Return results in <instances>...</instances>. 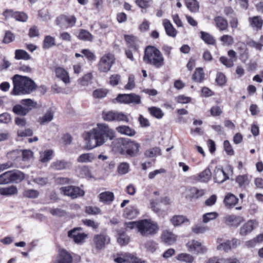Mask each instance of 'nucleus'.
<instances>
[{"mask_svg": "<svg viewBox=\"0 0 263 263\" xmlns=\"http://www.w3.org/2000/svg\"><path fill=\"white\" fill-rule=\"evenodd\" d=\"M21 104L28 109V112L32 109L35 108L37 105L36 102H34L31 99H23L21 101Z\"/></svg>", "mask_w": 263, "mask_h": 263, "instance_id": "8fccbe9b", "label": "nucleus"}, {"mask_svg": "<svg viewBox=\"0 0 263 263\" xmlns=\"http://www.w3.org/2000/svg\"><path fill=\"white\" fill-rule=\"evenodd\" d=\"M13 89L11 95L14 96L30 94L37 87L35 82L30 78L19 74H15L12 78Z\"/></svg>", "mask_w": 263, "mask_h": 263, "instance_id": "f03ea898", "label": "nucleus"}, {"mask_svg": "<svg viewBox=\"0 0 263 263\" xmlns=\"http://www.w3.org/2000/svg\"><path fill=\"white\" fill-rule=\"evenodd\" d=\"M115 61L114 55L111 53L103 55L98 64V70L101 72H107L111 69Z\"/></svg>", "mask_w": 263, "mask_h": 263, "instance_id": "0eeeda50", "label": "nucleus"}, {"mask_svg": "<svg viewBox=\"0 0 263 263\" xmlns=\"http://www.w3.org/2000/svg\"><path fill=\"white\" fill-rule=\"evenodd\" d=\"M78 37L81 40L90 42H92L93 39L92 35L89 32L84 29L80 30Z\"/></svg>", "mask_w": 263, "mask_h": 263, "instance_id": "79ce46f5", "label": "nucleus"}, {"mask_svg": "<svg viewBox=\"0 0 263 263\" xmlns=\"http://www.w3.org/2000/svg\"><path fill=\"white\" fill-rule=\"evenodd\" d=\"M148 110L151 116L158 119H162L164 116V112L160 108L153 106L149 107Z\"/></svg>", "mask_w": 263, "mask_h": 263, "instance_id": "4c0bfd02", "label": "nucleus"}, {"mask_svg": "<svg viewBox=\"0 0 263 263\" xmlns=\"http://www.w3.org/2000/svg\"><path fill=\"white\" fill-rule=\"evenodd\" d=\"M102 118L104 121L111 122L123 121L128 122L129 120L127 116L122 112L115 110L104 111L102 112Z\"/></svg>", "mask_w": 263, "mask_h": 263, "instance_id": "423d86ee", "label": "nucleus"}, {"mask_svg": "<svg viewBox=\"0 0 263 263\" xmlns=\"http://www.w3.org/2000/svg\"><path fill=\"white\" fill-rule=\"evenodd\" d=\"M115 137V132L107 124L98 123L96 127L84 135L86 148L92 149L103 144L108 139L112 140Z\"/></svg>", "mask_w": 263, "mask_h": 263, "instance_id": "f257e3e1", "label": "nucleus"}, {"mask_svg": "<svg viewBox=\"0 0 263 263\" xmlns=\"http://www.w3.org/2000/svg\"><path fill=\"white\" fill-rule=\"evenodd\" d=\"M126 229H136L140 234L143 237L153 236L157 233L158 227L156 223L151 219H142L135 221L125 223Z\"/></svg>", "mask_w": 263, "mask_h": 263, "instance_id": "7ed1b4c3", "label": "nucleus"}, {"mask_svg": "<svg viewBox=\"0 0 263 263\" xmlns=\"http://www.w3.org/2000/svg\"><path fill=\"white\" fill-rule=\"evenodd\" d=\"M204 78L203 70L201 68H198L195 71L193 75V79L197 82H201Z\"/></svg>", "mask_w": 263, "mask_h": 263, "instance_id": "c03bdc74", "label": "nucleus"}, {"mask_svg": "<svg viewBox=\"0 0 263 263\" xmlns=\"http://www.w3.org/2000/svg\"><path fill=\"white\" fill-rule=\"evenodd\" d=\"M218 216V214L215 212L205 213L202 216L203 222L208 223L210 221L216 219Z\"/></svg>", "mask_w": 263, "mask_h": 263, "instance_id": "864d4df0", "label": "nucleus"}, {"mask_svg": "<svg viewBox=\"0 0 263 263\" xmlns=\"http://www.w3.org/2000/svg\"><path fill=\"white\" fill-rule=\"evenodd\" d=\"M212 173L209 168H206L195 176L196 180L202 182H208L211 178Z\"/></svg>", "mask_w": 263, "mask_h": 263, "instance_id": "393cba45", "label": "nucleus"}, {"mask_svg": "<svg viewBox=\"0 0 263 263\" xmlns=\"http://www.w3.org/2000/svg\"><path fill=\"white\" fill-rule=\"evenodd\" d=\"M204 193L205 192L204 190L192 187L187 190V197L191 199H197L203 196Z\"/></svg>", "mask_w": 263, "mask_h": 263, "instance_id": "aec40b11", "label": "nucleus"}, {"mask_svg": "<svg viewBox=\"0 0 263 263\" xmlns=\"http://www.w3.org/2000/svg\"><path fill=\"white\" fill-rule=\"evenodd\" d=\"M171 221L174 226H179L184 222H189V220L184 216L175 215L172 218Z\"/></svg>", "mask_w": 263, "mask_h": 263, "instance_id": "58836bf2", "label": "nucleus"}, {"mask_svg": "<svg viewBox=\"0 0 263 263\" xmlns=\"http://www.w3.org/2000/svg\"><path fill=\"white\" fill-rule=\"evenodd\" d=\"M25 178V174L18 170L7 171L0 175V185L9 183H18Z\"/></svg>", "mask_w": 263, "mask_h": 263, "instance_id": "39448f33", "label": "nucleus"}, {"mask_svg": "<svg viewBox=\"0 0 263 263\" xmlns=\"http://www.w3.org/2000/svg\"><path fill=\"white\" fill-rule=\"evenodd\" d=\"M126 139L117 138L112 142V148L121 155H125V143Z\"/></svg>", "mask_w": 263, "mask_h": 263, "instance_id": "dca6fc26", "label": "nucleus"}, {"mask_svg": "<svg viewBox=\"0 0 263 263\" xmlns=\"http://www.w3.org/2000/svg\"><path fill=\"white\" fill-rule=\"evenodd\" d=\"M69 164L64 160H57L51 164L50 167L55 170H62L67 168Z\"/></svg>", "mask_w": 263, "mask_h": 263, "instance_id": "e433bc0d", "label": "nucleus"}, {"mask_svg": "<svg viewBox=\"0 0 263 263\" xmlns=\"http://www.w3.org/2000/svg\"><path fill=\"white\" fill-rule=\"evenodd\" d=\"M220 41L222 43L223 45L230 46L234 43L233 37L229 35H223L220 38Z\"/></svg>", "mask_w": 263, "mask_h": 263, "instance_id": "bf43d9fd", "label": "nucleus"}, {"mask_svg": "<svg viewBox=\"0 0 263 263\" xmlns=\"http://www.w3.org/2000/svg\"><path fill=\"white\" fill-rule=\"evenodd\" d=\"M162 238L164 242L168 245L173 244L176 241V236L168 231H165L163 233Z\"/></svg>", "mask_w": 263, "mask_h": 263, "instance_id": "7c9ffc66", "label": "nucleus"}, {"mask_svg": "<svg viewBox=\"0 0 263 263\" xmlns=\"http://www.w3.org/2000/svg\"><path fill=\"white\" fill-rule=\"evenodd\" d=\"M85 212L89 215H97L101 214V211L98 207L88 206L85 208Z\"/></svg>", "mask_w": 263, "mask_h": 263, "instance_id": "052dcab7", "label": "nucleus"}, {"mask_svg": "<svg viewBox=\"0 0 263 263\" xmlns=\"http://www.w3.org/2000/svg\"><path fill=\"white\" fill-rule=\"evenodd\" d=\"M77 21L74 16H66L62 15L56 19V24L62 28H68L73 26Z\"/></svg>", "mask_w": 263, "mask_h": 263, "instance_id": "9d476101", "label": "nucleus"}, {"mask_svg": "<svg viewBox=\"0 0 263 263\" xmlns=\"http://www.w3.org/2000/svg\"><path fill=\"white\" fill-rule=\"evenodd\" d=\"M139 214L138 210L134 206H129L125 209L124 216L127 219L135 218Z\"/></svg>", "mask_w": 263, "mask_h": 263, "instance_id": "c85d7f7f", "label": "nucleus"}, {"mask_svg": "<svg viewBox=\"0 0 263 263\" xmlns=\"http://www.w3.org/2000/svg\"><path fill=\"white\" fill-rule=\"evenodd\" d=\"M250 26L256 30H260L262 27L263 20L260 16H256L249 18Z\"/></svg>", "mask_w": 263, "mask_h": 263, "instance_id": "bb28decb", "label": "nucleus"}, {"mask_svg": "<svg viewBox=\"0 0 263 263\" xmlns=\"http://www.w3.org/2000/svg\"><path fill=\"white\" fill-rule=\"evenodd\" d=\"M68 236L77 244L83 243L88 237V235L83 232L81 227H77L68 232Z\"/></svg>", "mask_w": 263, "mask_h": 263, "instance_id": "6e6552de", "label": "nucleus"}, {"mask_svg": "<svg viewBox=\"0 0 263 263\" xmlns=\"http://www.w3.org/2000/svg\"><path fill=\"white\" fill-rule=\"evenodd\" d=\"M50 213L53 216H57L59 217H63L66 215L65 211L59 208L51 209L50 210Z\"/></svg>", "mask_w": 263, "mask_h": 263, "instance_id": "69168bd1", "label": "nucleus"}, {"mask_svg": "<svg viewBox=\"0 0 263 263\" xmlns=\"http://www.w3.org/2000/svg\"><path fill=\"white\" fill-rule=\"evenodd\" d=\"M163 25L167 35L173 37L176 36L177 31L168 20H163Z\"/></svg>", "mask_w": 263, "mask_h": 263, "instance_id": "412c9836", "label": "nucleus"}, {"mask_svg": "<svg viewBox=\"0 0 263 263\" xmlns=\"http://www.w3.org/2000/svg\"><path fill=\"white\" fill-rule=\"evenodd\" d=\"M255 221L250 220L245 223L240 229L239 234L241 236H246L251 233L255 228Z\"/></svg>", "mask_w": 263, "mask_h": 263, "instance_id": "a211bd4d", "label": "nucleus"}, {"mask_svg": "<svg viewBox=\"0 0 263 263\" xmlns=\"http://www.w3.org/2000/svg\"><path fill=\"white\" fill-rule=\"evenodd\" d=\"M38 15L43 21H48L51 18L50 11L47 9L43 8L40 10Z\"/></svg>", "mask_w": 263, "mask_h": 263, "instance_id": "13d9d810", "label": "nucleus"}, {"mask_svg": "<svg viewBox=\"0 0 263 263\" xmlns=\"http://www.w3.org/2000/svg\"><path fill=\"white\" fill-rule=\"evenodd\" d=\"M55 76L61 80L64 84H68L70 82V79L68 71L62 67H56L54 69Z\"/></svg>", "mask_w": 263, "mask_h": 263, "instance_id": "4468645a", "label": "nucleus"}, {"mask_svg": "<svg viewBox=\"0 0 263 263\" xmlns=\"http://www.w3.org/2000/svg\"><path fill=\"white\" fill-rule=\"evenodd\" d=\"M71 255L65 250L60 251L58 258L53 263H72Z\"/></svg>", "mask_w": 263, "mask_h": 263, "instance_id": "6ab92c4d", "label": "nucleus"}, {"mask_svg": "<svg viewBox=\"0 0 263 263\" xmlns=\"http://www.w3.org/2000/svg\"><path fill=\"white\" fill-rule=\"evenodd\" d=\"M53 115L51 111H48L44 115L40 117L39 122L41 124H45L53 119Z\"/></svg>", "mask_w": 263, "mask_h": 263, "instance_id": "3c124183", "label": "nucleus"}, {"mask_svg": "<svg viewBox=\"0 0 263 263\" xmlns=\"http://www.w3.org/2000/svg\"><path fill=\"white\" fill-rule=\"evenodd\" d=\"M221 241V239H218L217 242L219 243V245L217 246V249L219 251H223L224 252H228L230 250V243H229L228 240H227L225 242H220Z\"/></svg>", "mask_w": 263, "mask_h": 263, "instance_id": "603ef678", "label": "nucleus"}, {"mask_svg": "<svg viewBox=\"0 0 263 263\" xmlns=\"http://www.w3.org/2000/svg\"><path fill=\"white\" fill-rule=\"evenodd\" d=\"M93 74L91 72L87 73L78 80L79 85L81 87L88 86L92 83Z\"/></svg>", "mask_w": 263, "mask_h": 263, "instance_id": "cd10ccee", "label": "nucleus"}, {"mask_svg": "<svg viewBox=\"0 0 263 263\" xmlns=\"http://www.w3.org/2000/svg\"><path fill=\"white\" fill-rule=\"evenodd\" d=\"M96 158L95 155L92 153H86L80 155L77 158V161L81 163H88L93 162Z\"/></svg>", "mask_w": 263, "mask_h": 263, "instance_id": "4be33fe9", "label": "nucleus"}, {"mask_svg": "<svg viewBox=\"0 0 263 263\" xmlns=\"http://www.w3.org/2000/svg\"><path fill=\"white\" fill-rule=\"evenodd\" d=\"M39 195V192L34 189H25L23 192V197L28 198H36Z\"/></svg>", "mask_w": 263, "mask_h": 263, "instance_id": "37998d69", "label": "nucleus"}, {"mask_svg": "<svg viewBox=\"0 0 263 263\" xmlns=\"http://www.w3.org/2000/svg\"><path fill=\"white\" fill-rule=\"evenodd\" d=\"M135 76L130 74L128 77V82L125 85L124 88L126 90H132L135 87Z\"/></svg>", "mask_w": 263, "mask_h": 263, "instance_id": "680f3d73", "label": "nucleus"}, {"mask_svg": "<svg viewBox=\"0 0 263 263\" xmlns=\"http://www.w3.org/2000/svg\"><path fill=\"white\" fill-rule=\"evenodd\" d=\"M236 182L239 187H246L250 183L248 175L247 174L238 175L236 178Z\"/></svg>", "mask_w": 263, "mask_h": 263, "instance_id": "c9c22d12", "label": "nucleus"}, {"mask_svg": "<svg viewBox=\"0 0 263 263\" xmlns=\"http://www.w3.org/2000/svg\"><path fill=\"white\" fill-rule=\"evenodd\" d=\"M215 182L221 183L229 179L228 174L221 168L216 167L213 173Z\"/></svg>", "mask_w": 263, "mask_h": 263, "instance_id": "f3484780", "label": "nucleus"}, {"mask_svg": "<svg viewBox=\"0 0 263 263\" xmlns=\"http://www.w3.org/2000/svg\"><path fill=\"white\" fill-rule=\"evenodd\" d=\"M15 40V35L10 31H7L5 33L3 39V43L8 44L13 42Z\"/></svg>", "mask_w": 263, "mask_h": 263, "instance_id": "338daca9", "label": "nucleus"}, {"mask_svg": "<svg viewBox=\"0 0 263 263\" xmlns=\"http://www.w3.org/2000/svg\"><path fill=\"white\" fill-rule=\"evenodd\" d=\"M54 45H55L54 38L50 35L45 36L44 40L43 48H49Z\"/></svg>", "mask_w": 263, "mask_h": 263, "instance_id": "4d7b16f0", "label": "nucleus"}, {"mask_svg": "<svg viewBox=\"0 0 263 263\" xmlns=\"http://www.w3.org/2000/svg\"><path fill=\"white\" fill-rule=\"evenodd\" d=\"M60 191L64 195L73 199L83 196L85 194L84 191L80 187L72 185L62 187Z\"/></svg>", "mask_w": 263, "mask_h": 263, "instance_id": "1a4fd4ad", "label": "nucleus"}, {"mask_svg": "<svg viewBox=\"0 0 263 263\" xmlns=\"http://www.w3.org/2000/svg\"><path fill=\"white\" fill-rule=\"evenodd\" d=\"M81 53L87 59L88 61H95L96 56L94 53L88 49H83Z\"/></svg>", "mask_w": 263, "mask_h": 263, "instance_id": "774afa93", "label": "nucleus"}, {"mask_svg": "<svg viewBox=\"0 0 263 263\" xmlns=\"http://www.w3.org/2000/svg\"><path fill=\"white\" fill-rule=\"evenodd\" d=\"M176 259L179 261L186 263H192L194 261V257L187 253H181L176 256Z\"/></svg>", "mask_w": 263, "mask_h": 263, "instance_id": "de8ad7c7", "label": "nucleus"}, {"mask_svg": "<svg viewBox=\"0 0 263 263\" xmlns=\"http://www.w3.org/2000/svg\"><path fill=\"white\" fill-rule=\"evenodd\" d=\"M53 155V151L51 149H47L40 153V160L43 162L45 163L48 162L51 159Z\"/></svg>", "mask_w": 263, "mask_h": 263, "instance_id": "a19ab883", "label": "nucleus"}, {"mask_svg": "<svg viewBox=\"0 0 263 263\" xmlns=\"http://www.w3.org/2000/svg\"><path fill=\"white\" fill-rule=\"evenodd\" d=\"M214 22L216 27L220 30H226L228 27L227 21L221 16H217L214 18Z\"/></svg>", "mask_w": 263, "mask_h": 263, "instance_id": "473e14b6", "label": "nucleus"}, {"mask_svg": "<svg viewBox=\"0 0 263 263\" xmlns=\"http://www.w3.org/2000/svg\"><path fill=\"white\" fill-rule=\"evenodd\" d=\"M141 102V100L140 96L134 93L129 94V104H139Z\"/></svg>", "mask_w": 263, "mask_h": 263, "instance_id": "e2e57ef3", "label": "nucleus"}, {"mask_svg": "<svg viewBox=\"0 0 263 263\" xmlns=\"http://www.w3.org/2000/svg\"><path fill=\"white\" fill-rule=\"evenodd\" d=\"M115 196L111 192H104L99 194V199L101 202L110 204L114 200Z\"/></svg>", "mask_w": 263, "mask_h": 263, "instance_id": "5701e85b", "label": "nucleus"}, {"mask_svg": "<svg viewBox=\"0 0 263 263\" xmlns=\"http://www.w3.org/2000/svg\"><path fill=\"white\" fill-rule=\"evenodd\" d=\"M16 154L17 155H21L22 156V160L24 161L29 160L31 159L33 156V153L29 149H25V150H18L16 149L14 150V151L11 154Z\"/></svg>", "mask_w": 263, "mask_h": 263, "instance_id": "f704fd0d", "label": "nucleus"}, {"mask_svg": "<svg viewBox=\"0 0 263 263\" xmlns=\"http://www.w3.org/2000/svg\"><path fill=\"white\" fill-rule=\"evenodd\" d=\"M116 263H140V260L129 254H122L114 258Z\"/></svg>", "mask_w": 263, "mask_h": 263, "instance_id": "2eb2a0df", "label": "nucleus"}, {"mask_svg": "<svg viewBox=\"0 0 263 263\" xmlns=\"http://www.w3.org/2000/svg\"><path fill=\"white\" fill-rule=\"evenodd\" d=\"M93 243L98 250L103 249L110 242L109 237L105 233L95 235L93 237Z\"/></svg>", "mask_w": 263, "mask_h": 263, "instance_id": "9b49d317", "label": "nucleus"}, {"mask_svg": "<svg viewBox=\"0 0 263 263\" xmlns=\"http://www.w3.org/2000/svg\"><path fill=\"white\" fill-rule=\"evenodd\" d=\"M18 193L16 186L11 185L7 187H0V194L3 196H12Z\"/></svg>", "mask_w": 263, "mask_h": 263, "instance_id": "72a5a7b5", "label": "nucleus"}, {"mask_svg": "<svg viewBox=\"0 0 263 263\" xmlns=\"http://www.w3.org/2000/svg\"><path fill=\"white\" fill-rule=\"evenodd\" d=\"M15 58L16 59H23L28 60L30 59V55L25 50L22 49H17L15 51Z\"/></svg>", "mask_w": 263, "mask_h": 263, "instance_id": "49530a36", "label": "nucleus"}, {"mask_svg": "<svg viewBox=\"0 0 263 263\" xmlns=\"http://www.w3.org/2000/svg\"><path fill=\"white\" fill-rule=\"evenodd\" d=\"M143 61L156 68H160L164 65V59L159 50L154 46H147L144 51Z\"/></svg>", "mask_w": 263, "mask_h": 263, "instance_id": "20e7f679", "label": "nucleus"}, {"mask_svg": "<svg viewBox=\"0 0 263 263\" xmlns=\"http://www.w3.org/2000/svg\"><path fill=\"white\" fill-rule=\"evenodd\" d=\"M124 39L129 46L135 50L138 48L139 41L136 36L131 35H126Z\"/></svg>", "mask_w": 263, "mask_h": 263, "instance_id": "2f4dec72", "label": "nucleus"}, {"mask_svg": "<svg viewBox=\"0 0 263 263\" xmlns=\"http://www.w3.org/2000/svg\"><path fill=\"white\" fill-rule=\"evenodd\" d=\"M238 199L233 194H227L224 199V203L227 208H232L238 202Z\"/></svg>", "mask_w": 263, "mask_h": 263, "instance_id": "a878e982", "label": "nucleus"}, {"mask_svg": "<svg viewBox=\"0 0 263 263\" xmlns=\"http://www.w3.org/2000/svg\"><path fill=\"white\" fill-rule=\"evenodd\" d=\"M140 148L139 143L135 141L127 139L125 143V155L130 157L136 156L139 153Z\"/></svg>", "mask_w": 263, "mask_h": 263, "instance_id": "f8f14e48", "label": "nucleus"}, {"mask_svg": "<svg viewBox=\"0 0 263 263\" xmlns=\"http://www.w3.org/2000/svg\"><path fill=\"white\" fill-rule=\"evenodd\" d=\"M144 155L147 158H153L158 155H160L161 150L157 147L149 148L145 152Z\"/></svg>", "mask_w": 263, "mask_h": 263, "instance_id": "09e8293b", "label": "nucleus"}, {"mask_svg": "<svg viewBox=\"0 0 263 263\" xmlns=\"http://www.w3.org/2000/svg\"><path fill=\"white\" fill-rule=\"evenodd\" d=\"M185 4L191 12H197L199 11V5L197 0H185Z\"/></svg>", "mask_w": 263, "mask_h": 263, "instance_id": "ea45409f", "label": "nucleus"}, {"mask_svg": "<svg viewBox=\"0 0 263 263\" xmlns=\"http://www.w3.org/2000/svg\"><path fill=\"white\" fill-rule=\"evenodd\" d=\"M243 218L234 215H228L226 217V222L232 226L238 227L243 221Z\"/></svg>", "mask_w": 263, "mask_h": 263, "instance_id": "b1692460", "label": "nucleus"}, {"mask_svg": "<svg viewBox=\"0 0 263 263\" xmlns=\"http://www.w3.org/2000/svg\"><path fill=\"white\" fill-rule=\"evenodd\" d=\"M201 34L202 39L207 44L213 45L215 44V40L208 33L204 32L203 31H201L200 32Z\"/></svg>", "mask_w": 263, "mask_h": 263, "instance_id": "5fc2aeb1", "label": "nucleus"}, {"mask_svg": "<svg viewBox=\"0 0 263 263\" xmlns=\"http://www.w3.org/2000/svg\"><path fill=\"white\" fill-rule=\"evenodd\" d=\"M129 165L127 162H122L118 166V172L120 175H124L129 172Z\"/></svg>", "mask_w": 263, "mask_h": 263, "instance_id": "6e6d98bb", "label": "nucleus"}, {"mask_svg": "<svg viewBox=\"0 0 263 263\" xmlns=\"http://www.w3.org/2000/svg\"><path fill=\"white\" fill-rule=\"evenodd\" d=\"M13 111L15 114L21 116H25L29 112L28 109H26L22 104H17L15 105L13 107Z\"/></svg>", "mask_w": 263, "mask_h": 263, "instance_id": "a18cd8bd", "label": "nucleus"}, {"mask_svg": "<svg viewBox=\"0 0 263 263\" xmlns=\"http://www.w3.org/2000/svg\"><path fill=\"white\" fill-rule=\"evenodd\" d=\"M107 91L106 89H98L93 91V96L95 98H104L107 95Z\"/></svg>", "mask_w": 263, "mask_h": 263, "instance_id": "0e129e2a", "label": "nucleus"}, {"mask_svg": "<svg viewBox=\"0 0 263 263\" xmlns=\"http://www.w3.org/2000/svg\"><path fill=\"white\" fill-rule=\"evenodd\" d=\"M116 130L122 135H124L129 137L134 136L136 133V131L134 129L126 125L118 126L116 128Z\"/></svg>", "mask_w": 263, "mask_h": 263, "instance_id": "c756f323", "label": "nucleus"}, {"mask_svg": "<svg viewBox=\"0 0 263 263\" xmlns=\"http://www.w3.org/2000/svg\"><path fill=\"white\" fill-rule=\"evenodd\" d=\"M186 247L189 251L195 253H204L206 251V248L203 246L201 242L195 240H192L186 243Z\"/></svg>", "mask_w": 263, "mask_h": 263, "instance_id": "ddd939ff", "label": "nucleus"}]
</instances>
